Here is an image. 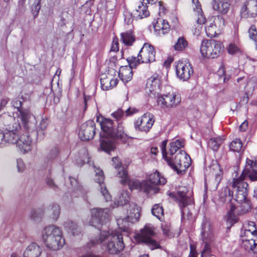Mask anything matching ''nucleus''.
I'll return each mask as SVG.
<instances>
[{"instance_id":"nucleus-1","label":"nucleus","mask_w":257,"mask_h":257,"mask_svg":"<svg viewBox=\"0 0 257 257\" xmlns=\"http://www.w3.org/2000/svg\"><path fill=\"white\" fill-rule=\"evenodd\" d=\"M102 133L100 134V148L104 152L109 153L113 151L118 141L125 143L128 139L127 135L124 131L122 124L118 123L116 127L110 119L97 117Z\"/></svg>"},{"instance_id":"nucleus-2","label":"nucleus","mask_w":257,"mask_h":257,"mask_svg":"<svg viewBox=\"0 0 257 257\" xmlns=\"http://www.w3.org/2000/svg\"><path fill=\"white\" fill-rule=\"evenodd\" d=\"M106 240L108 241L106 249L111 254L118 253L124 247L122 234L117 230L113 231L111 233L105 231H101L99 238L91 239L87 246L90 248Z\"/></svg>"},{"instance_id":"nucleus-3","label":"nucleus","mask_w":257,"mask_h":257,"mask_svg":"<svg viewBox=\"0 0 257 257\" xmlns=\"http://www.w3.org/2000/svg\"><path fill=\"white\" fill-rule=\"evenodd\" d=\"M247 179L250 180L248 177L243 176L242 173L239 177L234 178L230 183L235 193L234 199L241 205V210L243 213L248 212L251 208L250 201L247 198L248 184L244 181Z\"/></svg>"},{"instance_id":"nucleus-4","label":"nucleus","mask_w":257,"mask_h":257,"mask_svg":"<svg viewBox=\"0 0 257 257\" xmlns=\"http://www.w3.org/2000/svg\"><path fill=\"white\" fill-rule=\"evenodd\" d=\"M43 241L46 247L52 250L61 248L65 244L61 230L54 225H50L43 228L41 232Z\"/></svg>"},{"instance_id":"nucleus-5","label":"nucleus","mask_w":257,"mask_h":257,"mask_svg":"<svg viewBox=\"0 0 257 257\" xmlns=\"http://www.w3.org/2000/svg\"><path fill=\"white\" fill-rule=\"evenodd\" d=\"M195 21L198 26L194 28V35L199 36L200 34L202 26L205 25L207 35L209 37H215L217 35L218 23L223 22L224 20L222 17H197Z\"/></svg>"},{"instance_id":"nucleus-6","label":"nucleus","mask_w":257,"mask_h":257,"mask_svg":"<svg viewBox=\"0 0 257 257\" xmlns=\"http://www.w3.org/2000/svg\"><path fill=\"white\" fill-rule=\"evenodd\" d=\"M10 118L12 120V123L8 125L5 130H0V148L16 144L18 140L19 131L21 128L20 123L16 121L15 118Z\"/></svg>"},{"instance_id":"nucleus-7","label":"nucleus","mask_w":257,"mask_h":257,"mask_svg":"<svg viewBox=\"0 0 257 257\" xmlns=\"http://www.w3.org/2000/svg\"><path fill=\"white\" fill-rule=\"evenodd\" d=\"M156 51L153 46L145 43L137 57L132 56L127 59L131 66L136 67L141 63H151L155 61Z\"/></svg>"},{"instance_id":"nucleus-8","label":"nucleus","mask_w":257,"mask_h":257,"mask_svg":"<svg viewBox=\"0 0 257 257\" xmlns=\"http://www.w3.org/2000/svg\"><path fill=\"white\" fill-rule=\"evenodd\" d=\"M166 157L167 164L178 174L185 172L190 165L189 156L184 151L181 150L174 156Z\"/></svg>"},{"instance_id":"nucleus-9","label":"nucleus","mask_w":257,"mask_h":257,"mask_svg":"<svg viewBox=\"0 0 257 257\" xmlns=\"http://www.w3.org/2000/svg\"><path fill=\"white\" fill-rule=\"evenodd\" d=\"M155 235L154 226L148 224L140 230L139 233L135 235V239L139 243H145L151 249L153 250L160 247L159 243L153 238Z\"/></svg>"},{"instance_id":"nucleus-10","label":"nucleus","mask_w":257,"mask_h":257,"mask_svg":"<svg viewBox=\"0 0 257 257\" xmlns=\"http://www.w3.org/2000/svg\"><path fill=\"white\" fill-rule=\"evenodd\" d=\"M223 51L222 44L214 40H204L200 48L202 57L206 58H217Z\"/></svg>"},{"instance_id":"nucleus-11","label":"nucleus","mask_w":257,"mask_h":257,"mask_svg":"<svg viewBox=\"0 0 257 257\" xmlns=\"http://www.w3.org/2000/svg\"><path fill=\"white\" fill-rule=\"evenodd\" d=\"M141 208L135 203H131L127 211V216L117 220V223L119 228L126 231L130 223H134L138 221L141 216Z\"/></svg>"},{"instance_id":"nucleus-12","label":"nucleus","mask_w":257,"mask_h":257,"mask_svg":"<svg viewBox=\"0 0 257 257\" xmlns=\"http://www.w3.org/2000/svg\"><path fill=\"white\" fill-rule=\"evenodd\" d=\"M117 175L121 178L120 182L123 185L127 184L130 189H137L143 190L146 193L149 194L151 186L148 185L147 181H140L136 179H130L127 176V172L126 170H122V174L120 172L117 173Z\"/></svg>"},{"instance_id":"nucleus-13","label":"nucleus","mask_w":257,"mask_h":257,"mask_svg":"<svg viewBox=\"0 0 257 257\" xmlns=\"http://www.w3.org/2000/svg\"><path fill=\"white\" fill-rule=\"evenodd\" d=\"M201 234L204 243L201 257H206L210 253V243L213 240L214 235L210 222L207 220L203 221Z\"/></svg>"},{"instance_id":"nucleus-14","label":"nucleus","mask_w":257,"mask_h":257,"mask_svg":"<svg viewBox=\"0 0 257 257\" xmlns=\"http://www.w3.org/2000/svg\"><path fill=\"white\" fill-rule=\"evenodd\" d=\"M181 100L180 95L176 91L168 92L159 96L157 99L158 105L163 109L172 108L177 107Z\"/></svg>"},{"instance_id":"nucleus-15","label":"nucleus","mask_w":257,"mask_h":257,"mask_svg":"<svg viewBox=\"0 0 257 257\" xmlns=\"http://www.w3.org/2000/svg\"><path fill=\"white\" fill-rule=\"evenodd\" d=\"M155 121L154 115L152 113L147 112L135 121V127L137 130L147 133L152 128Z\"/></svg>"},{"instance_id":"nucleus-16","label":"nucleus","mask_w":257,"mask_h":257,"mask_svg":"<svg viewBox=\"0 0 257 257\" xmlns=\"http://www.w3.org/2000/svg\"><path fill=\"white\" fill-rule=\"evenodd\" d=\"M148 185L151 186L149 194L156 193L159 192L158 185H164L167 182L166 179L157 171L151 173L147 178Z\"/></svg>"},{"instance_id":"nucleus-17","label":"nucleus","mask_w":257,"mask_h":257,"mask_svg":"<svg viewBox=\"0 0 257 257\" xmlns=\"http://www.w3.org/2000/svg\"><path fill=\"white\" fill-rule=\"evenodd\" d=\"M95 134V122L92 120H89L81 125L78 135L81 140L86 141L92 139Z\"/></svg>"},{"instance_id":"nucleus-18","label":"nucleus","mask_w":257,"mask_h":257,"mask_svg":"<svg viewBox=\"0 0 257 257\" xmlns=\"http://www.w3.org/2000/svg\"><path fill=\"white\" fill-rule=\"evenodd\" d=\"M177 77L183 81L188 80L193 73L191 64L186 61H179L176 66Z\"/></svg>"},{"instance_id":"nucleus-19","label":"nucleus","mask_w":257,"mask_h":257,"mask_svg":"<svg viewBox=\"0 0 257 257\" xmlns=\"http://www.w3.org/2000/svg\"><path fill=\"white\" fill-rule=\"evenodd\" d=\"M109 210L107 208L101 209L93 208L91 210L92 221L90 225L96 227L97 224H103L108 219Z\"/></svg>"},{"instance_id":"nucleus-20","label":"nucleus","mask_w":257,"mask_h":257,"mask_svg":"<svg viewBox=\"0 0 257 257\" xmlns=\"http://www.w3.org/2000/svg\"><path fill=\"white\" fill-rule=\"evenodd\" d=\"M242 176L248 177L251 181H257V161L246 159Z\"/></svg>"},{"instance_id":"nucleus-21","label":"nucleus","mask_w":257,"mask_h":257,"mask_svg":"<svg viewBox=\"0 0 257 257\" xmlns=\"http://www.w3.org/2000/svg\"><path fill=\"white\" fill-rule=\"evenodd\" d=\"M93 168L95 173L94 180L99 184L100 191L106 201H109L111 200V197L105 185L103 184L104 177L103 172L99 168H96L95 166L93 167Z\"/></svg>"},{"instance_id":"nucleus-22","label":"nucleus","mask_w":257,"mask_h":257,"mask_svg":"<svg viewBox=\"0 0 257 257\" xmlns=\"http://www.w3.org/2000/svg\"><path fill=\"white\" fill-rule=\"evenodd\" d=\"M161 77L158 74H154L147 81V88L154 95H158L161 91Z\"/></svg>"},{"instance_id":"nucleus-23","label":"nucleus","mask_w":257,"mask_h":257,"mask_svg":"<svg viewBox=\"0 0 257 257\" xmlns=\"http://www.w3.org/2000/svg\"><path fill=\"white\" fill-rule=\"evenodd\" d=\"M240 13L241 16H257V0H246Z\"/></svg>"},{"instance_id":"nucleus-24","label":"nucleus","mask_w":257,"mask_h":257,"mask_svg":"<svg viewBox=\"0 0 257 257\" xmlns=\"http://www.w3.org/2000/svg\"><path fill=\"white\" fill-rule=\"evenodd\" d=\"M155 32L159 36L164 35L168 33L170 29V26L167 21L163 17H158L153 22Z\"/></svg>"},{"instance_id":"nucleus-25","label":"nucleus","mask_w":257,"mask_h":257,"mask_svg":"<svg viewBox=\"0 0 257 257\" xmlns=\"http://www.w3.org/2000/svg\"><path fill=\"white\" fill-rule=\"evenodd\" d=\"M16 144L20 151L24 154L31 151L32 149V139L26 134L22 135L19 137Z\"/></svg>"},{"instance_id":"nucleus-26","label":"nucleus","mask_w":257,"mask_h":257,"mask_svg":"<svg viewBox=\"0 0 257 257\" xmlns=\"http://www.w3.org/2000/svg\"><path fill=\"white\" fill-rule=\"evenodd\" d=\"M188 190L185 187L179 188L177 194V200L179 206L181 207L185 205V204H190L192 198L187 194Z\"/></svg>"},{"instance_id":"nucleus-27","label":"nucleus","mask_w":257,"mask_h":257,"mask_svg":"<svg viewBox=\"0 0 257 257\" xmlns=\"http://www.w3.org/2000/svg\"><path fill=\"white\" fill-rule=\"evenodd\" d=\"M33 117V116L30 111L28 109H25L23 110L20 111L19 114L18 115V119L19 120H17V121L20 123L19 122L20 120L24 128L28 130L31 126L32 123L31 119Z\"/></svg>"},{"instance_id":"nucleus-28","label":"nucleus","mask_w":257,"mask_h":257,"mask_svg":"<svg viewBox=\"0 0 257 257\" xmlns=\"http://www.w3.org/2000/svg\"><path fill=\"white\" fill-rule=\"evenodd\" d=\"M41 253V247L37 243L31 242L24 251L23 257H39Z\"/></svg>"},{"instance_id":"nucleus-29","label":"nucleus","mask_w":257,"mask_h":257,"mask_svg":"<svg viewBox=\"0 0 257 257\" xmlns=\"http://www.w3.org/2000/svg\"><path fill=\"white\" fill-rule=\"evenodd\" d=\"M129 63V66H122L120 67L118 75L122 82L126 83L130 81L133 77V72L132 71L133 68H135L134 66H131Z\"/></svg>"},{"instance_id":"nucleus-30","label":"nucleus","mask_w":257,"mask_h":257,"mask_svg":"<svg viewBox=\"0 0 257 257\" xmlns=\"http://www.w3.org/2000/svg\"><path fill=\"white\" fill-rule=\"evenodd\" d=\"M208 168L211 175L215 176V181L216 184V188H217V186H218L222 179V170L220 165L216 161H213Z\"/></svg>"},{"instance_id":"nucleus-31","label":"nucleus","mask_w":257,"mask_h":257,"mask_svg":"<svg viewBox=\"0 0 257 257\" xmlns=\"http://www.w3.org/2000/svg\"><path fill=\"white\" fill-rule=\"evenodd\" d=\"M213 10L222 15L226 14L229 9L230 4L228 0H213Z\"/></svg>"},{"instance_id":"nucleus-32","label":"nucleus","mask_w":257,"mask_h":257,"mask_svg":"<svg viewBox=\"0 0 257 257\" xmlns=\"http://www.w3.org/2000/svg\"><path fill=\"white\" fill-rule=\"evenodd\" d=\"M184 146V141L183 140H176L170 144V149L167 155H165L167 158H170V156H174L179 149Z\"/></svg>"},{"instance_id":"nucleus-33","label":"nucleus","mask_w":257,"mask_h":257,"mask_svg":"<svg viewBox=\"0 0 257 257\" xmlns=\"http://www.w3.org/2000/svg\"><path fill=\"white\" fill-rule=\"evenodd\" d=\"M241 246L248 252H252L254 253H257V241H242Z\"/></svg>"},{"instance_id":"nucleus-34","label":"nucleus","mask_w":257,"mask_h":257,"mask_svg":"<svg viewBox=\"0 0 257 257\" xmlns=\"http://www.w3.org/2000/svg\"><path fill=\"white\" fill-rule=\"evenodd\" d=\"M223 141L224 139L220 137L211 138L208 142V147L213 151H217L220 145L223 142Z\"/></svg>"},{"instance_id":"nucleus-35","label":"nucleus","mask_w":257,"mask_h":257,"mask_svg":"<svg viewBox=\"0 0 257 257\" xmlns=\"http://www.w3.org/2000/svg\"><path fill=\"white\" fill-rule=\"evenodd\" d=\"M130 198L128 192L126 190H123L119 196L117 203L116 202H114V206L113 207H116L119 205L122 206L126 204L129 202Z\"/></svg>"},{"instance_id":"nucleus-36","label":"nucleus","mask_w":257,"mask_h":257,"mask_svg":"<svg viewBox=\"0 0 257 257\" xmlns=\"http://www.w3.org/2000/svg\"><path fill=\"white\" fill-rule=\"evenodd\" d=\"M233 190L231 191L230 189L226 187L222 189L220 193V198L222 201H230L233 196Z\"/></svg>"},{"instance_id":"nucleus-37","label":"nucleus","mask_w":257,"mask_h":257,"mask_svg":"<svg viewBox=\"0 0 257 257\" xmlns=\"http://www.w3.org/2000/svg\"><path fill=\"white\" fill-rule=\"evenodd\" d=\"M121 40L126 45H132L135 41V38L131 31L121 34Z\"/></svg>"},{"instance_id":"nucleus-38","label":"nucleus","mask_w":257,"mask_h":257,"mask_svg":"<svg viewBox=\"0 0 257 257\" xmlns=\"http://www.w3.org/2000/svg\"><path fill=\"white\" fill-rule=\"evenodd\" d=\"M152 213L153 215L160 220H161L164 215V210L162 206L159 204L154 205L152 209Z\"/></svg>"},{"instance_id":"nucleus-39","label":"nucleus","mask_w":257,"mask_h":257,"mask_svg":"<svg viewBox=\"0 0 257 257\" xmlns=\"http://www.w3.org/2000/svg\"><path fill=\"white\" fill-rule=\"evenodd\" d=\"M49 211L50 217L52 219L56 220L59 216L60 207L57 204H53L49 209Z\"/></svg>"},{"instance_id":"nucleus-40","label":"nucleus","mask_w":257,"mask_h":257,"mask_svg":"<svg viewBox=\"0 0 257 257\" xmlns=\"http://www.w3.org/2000/svg\"><path fill=\"white\" fill-rule=\"evenodd\" d=\"M240 237L241 241H250L251 239L253 241H257V233H251L250 232H241Z\"/></svg>"},{"instance_id":"nucleus-41","label":"nucleus","mask_w":257,"mask_h":257,"mask_svg":"<svg viewBox=\"0 0 257 257\" xmlns=\"http://www.w3.org/2000/svg\"><path fill=\"white\" fill-rule=\"evenodd\" d=\"M188 45L187 41L184 37H180L178 38L177 42L174 46V49L177 51H182L185 49Z\"/></svg>"},{"instance_id":"nucleus-42","label":"nucleus","mask_w":257,"mask_h":257,"mask_svg":"<svg viewBox=\"0 0 257 257\" xmlns=\"http://www.w3.org/2000/svg\"><path fill=\"white\" fill-rule=\"evenodd\" d=\"M242 148V143L238 139L233 140L229 145V148L231 151L239 152Z\"/></svg>"},{"instance_id":"nucleus-43","label":"nucleus","mask_w":257,"mask_h":257,"mask_svg":"<svg viewBox=\"0 0 257 257\" xmlns=\"http://www.w3.org/2000/svg\"><path fill=\"white\" fill-rule=\"evenodd\" d=\"M193 4V8L194 12V15L198 16H202L203 15V11L201 9V6L198 0H191Z\"/></svg>"},{"instance_id":"nucleus-44","label":"nucleus","mask_w":257,"mask_h":257,"mask_svg":"<svg viewBox=\"0 0 257 257\" xmlns=\"http://www.w3.org/2000/svg\"><path fill=\"white\" fill-rule=\"evenodd\" d=\"M249 37L254 42L257 50V32L254 25H251L248 30Z\"/></svg>"},{"instance_id":"nucleus-45","label":"nucleus","mask_w":257,"mask_h":257,"mask_svg":"<svg viewBox=\"0 0 257 257\" xmlns=\"http://www.w3.org/2000/svg\"><path fill=\"white\" fill-rule=\"evenodd\" d=\"M247 231L250 232L251 233H257V229L254 222L249 221L244 225V229L241 232H246Z\"/></svg>"},{"instance_id":"nucleus-46","label":"nucleus","mask_w":257,"mask_h":257,"mask_svg":"<svg viewBox=\"0 0 257 257\" xmlns=\"http://www.w3.org/2000/svg\"><path fill=\"white\" fill-rule=\"evenodd\" d=\"M110 76L111 74L108 73V75L105 78H101V86L103 90H107L110 89Z\"/></svg>"},{"instance_id":"nucleus-47","label":"nucleus","mask_w":257,"mask_h":257,"mask_svg":"<svg viewBox=\"0 0 257 257\" xmlns=\"http://www.w3.org/2000/svg\"><path fill=\"white\" fill-rule=\"evenodd\" d=\"M69 179L72 186H73L74 188L76 187L75 191L76 193L77 194V195L76 196L81 195L82 194V188L79 185L77 180L73 177H70Z\"/></svg>"},{"instance_id":"nucleus-48","label":"nucleus","mask_w":257,"mask_h":257,"mask_svg":"<svg viewBox=\"0 0 257 257\" xmlns=\"http://www.w3.org/2000/svg\"><path fill=\"white\" fill-rule=\"evenodd\" d=\"M64 228L70 230L73 234H75V230H76L77 228V224L73 221L71 220H68L67 221L65 222L64 223Z\"/></svg>"},{"instance_id":"nucleus-49","label":"nucleus","mask_w":257,"mask_h":257,"mask_svg":"<svg viewBox=\"0 0 257 257\" xmlns=\"http://www.w3.org/2000/svg\"><path fill=\"white\" fill-rule=\"evenodd\" d=\"M16 166L18 172L20 173H23L26 169V165L21 158L16 160Z\"/></svg>"},{"instance_id":"nucleus-50","label":"nucleus","mask_w":257,"mask_h":257,"mask_svg":"<svg viewBox=\"0 0 257 257\" xmlns=\"http://www.w3.org/2000/svg\"><path fill=\"white\" fill-rule=\"evenodd\" d=\"M112 165L115 169H118V173L120 172L122 174V170H125L121 167V163L118 157H113L112 159Z\"/></svg>"},{"instance_id":"nucleus-51","label":"nucleus","mask_w":257,"mask_h":257,"mask_svg":"<svg viewBox=\"0 0 257 257\" xmlns=\"http://www.w3.org/2000/svg\"><path fill=\"white\" fill-rule=\"evenodd\" d=\"M41 1L36 0L34 5L32 8V12L34 16H37L41 9Z\"/></svg>"},{"instance_id":"nucleus-52","label":"nucleus","mask_w":257,"mask_h":257,"mask_svg":"<svg viewBox=\"0 0 257 257\" xmlns=\"http://www.w3.org/2000/svg\"><path fill=\"white\" fill-rule=\"evenodd\" d=\"M137 12L139 13L138 16L147 17L150 16V13L148 10L147 7L144 6L143 5L142 7L139 6Z\"/></svg>"},{"instance_id":"nucleus-53","label":"nucleus","mask_w":257,"mask_h":257,"mask_svg":"<svg viewBox=\"0 0 257 257\" xmlns=\"http://www.w3.org/2000/svg\"><path fill=\"white\" fill-rule=\"evenodd\" d=\"M234 209V208L232 207L231 210L228 213L227 221L229 223H234L237 220V218L233 212Z\"/></svg>"},{"instance_id":"nucleus-54","label":"nucleus","mask_w":257,"mask_h":257,"mask_svg":"<svg viewBox=\"0 0 257 257\" xmlns=\"http://www.w3.org/2000/svg\"><path fill=\"white\" fill-rule=\"evenodd\" d=\"M22 101L20 99L15 98L14 99L12 102V104L15 108H16L19 112L21 110H23L22 109Z\"/></svg>"},{"instance_id":"nucleus-55","label":"nucleus","mask_w":257,"mask_h":257,"mask_svg":"<svg viewBox=\"0 0 257 257\" xmlns=\"http://www.w3.org/2000/svg\"><path fill=\"white\" fill-rule=\"evenodd\" d=\"M189 204H185V205L184 206H182V207L180 206V208L181 210L182 216H187V217H188V218L192 214L191 212L189 210V208L188 207V206Z\"/></svg>"},{"instance_id":"nucleus-56","label":"nucleus","mask_w":257,"mask_h":257,"mask_svg":"<svg viewBox=\"0 0 257 257\" xmlns=\"http://www.w3.org/2000/svg\"><path fill=\"white\" fill-rule=\"evenodd\" d=\"M228 52L231 54H234L239 51V47L234 44H230L228 48Z\"/></svg>"},{"instance_id":"nucleus-57","label":"nucleus","mask_w":257,"mask_h":257,"mask_svg":"<svg viewBox=\"0 0 257 257\" xmlns=\"http://www.w3.org/2000/svg\"><path fill=\"white\" fill-rule=\"evenodd\" d=\"M115 71H114L113 69L111 70H109V73H111L110 76V89L115 87L116 84L118 83V80L117 78H112V75L113 73H115Z\"/></svg>"},{"instance_id":"nucleus-58","label":"nucleus","mask_w":257,"mask_h":257,"mask_svg":"<svg viewBox=\"0 0 257 257\" xmlns=\"http://www.w3.org/2000/svg\"><path fill=\"white\" fill-rule=\"evenodd\" d=\"M167 144V141L164 140L163 141L160 146V148L161 149V151L163 155V157L165 160H166V156L165 155L167 154L168 152L166 151V146Z\"/></svg>"},{"instance_id":"nucleus-59","label":"nucleus","mask_w":257,"mask_h":257,"mask_svg":"<svg viewBox=\"0 0 257 257\" xmlns=\"http://www.w3.org/2000/svg\"><path fill=\"white\" fill-rule=\"evenodd\" d=\"M59 150L57 148H54L51 150L48 155V158L50 160L54 159L57 157V156L59 154Z\"/></svg>"},{"instance_id":"nucleus-60","label":"nucleus","mask_w":257,"mask_h":257,"mask_svg":"<svg viewBox=\"0 0 257 257\" xmlns=\"http://www.w3.org/2000/svg\"><path fill=\"white\" fill-rule=\"evenodd\" d=\"M162 229L164 234L165 235H169L170 225L167 223H163L161 225Z\"/></svg>"},{"instance_id":"nucleus-61","label":"nucleus","mask_w":257,"mask_h":257,"mask_svg":"<svg viewBox=\"0 0 257 257\" xmlns=\"http://www.w3.org/2000/svg\"><path fill=\"white\" fill-rule=\"evenodd\" d=\"M217 74L219 76L220 79H222L224 82L226 79V77H225V70L224 67H220L217 71ZM228 80V78H227Z\"/></svg>"},{"instance_id":"nucleus-62","label":"nucleus","mask_w":257,"mask_h":257,"mask_svg":"<svg viewBox=\"0 0 257 257\" xmlns=\"http://www.w3.org/2000/svg\"><path fill=\"white\" fill-rule=\"evenodd\" d=\"M118 41L117 38H113L112 45L110 48V51L113 52H116L118 50Z\"/></svg>"},{"instance_id":"nucleus-63","label":"nucleus","mask_w":257,"mask_h":257,"mask_svg":"<svg viewBox=\"0 0 257 257\" xmlns=\"http://www.w3.org/2000/svg\"><path fill=\"white\" fill-rule=\"evenodd\" d=\"M198 253L196 251V248L193 244H190V253L188 257H197Z\"/></svg>"},{"instance_id":"nucleus-64","label":"nucleus","mask_w":257,"mask_h":257,"mask_svg":"<svg viewBox=\"0 0 257 257\" xmlns=\"http://www.w3.org/2000/svg\"><path fill=\"white\" fill-rule=\"evenodd\" d=\"M123 114V111L120 109H118L117 110L112 113V116L117 119H120L122 116Z\"/></svg>"}]
</instances>
